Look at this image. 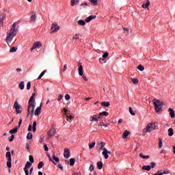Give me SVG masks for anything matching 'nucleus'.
<instances>
[{
    "label": "nucleus",
    "instance_id": "nucleus-1",
    "mask_svg": "<svg viewBox=\"0 0 175 175\" xmlns=\"http://www.w3.org/2000/svg\"><path fill=\"white\" fill-rule=\"evenodd\" d=\"M16 27H17V24H16V23H14L11 27L10 32H7V37L5 38V41L8 44L12 43L13 39H14V37L16 36V35H17V31H18V29H17Z\"/></svg>",
    "mask_w": 175,
    "mask_h": 175
},
{
    "label": "nucleus",
    "instance_id": "nucleus-2",
    "mask_svg": "<svg viewBox=\"0 0 175 175\" xmlns=\"http://www.w3.org/2000/svg\"><path fill=\"white\" fill-rule=\"evenodd\" d=\"M152 102L153 105H154L156 113H159V111H161V110H162V108L163 107V103L157 98H154L152 100Z\"/></svg>",
    "mask_w": 175,
    "mask_h": 175
},
{
    "label": "nucleus",
    "instance_id": "nucleus-3",
    "mask_svg": "<svg viewBox=\"0 0 175 175\" xmlns=\"http://www.w3.org/2000/svg\"><path fill=\"white\" fill-rule=\"evenodd\" d=\"M99 144L100 146H101V147L100 148V150L103 151L102 154L103 155L105 159H108L109 154H111V152L107 150V149L105 148V146H106V144H105V142H101Z\"/></svg>",
    "mask_w": 175,
    "mask_h": 175
},
{
    "label": "nucleus",
    "instance_id": "nucleus-4",
    "mask_svg": "<svg viewBox=\"0 0 175 175\" xmlns=\"http://www.w3.org/2000/svg\"><path fill=\"white\" fill-rule=\"evenodd\" d=\"M6 158H8L7 161V166L8 167L10 168L12 167V154L10 152H7L5 154Z\"/></svg>",
    "mask_w": 175,
    "mask_h": 175
},
{
    "label": "nucleus",
    "instance_id": "nucleus-5",
    "mask_svg": "<svg viewBox=\"0 0 175 175\" xmlns=\"http://www.w3.org/2000/svg\"><path fill=\"white\" fill-rule=\"evenodd\" d=\"M47 135H48V137H46L47 140H50V139H51V137H53V136L55 135V129H54L53 126H52V127L51 128V131L47 132Z\"/></svg>",
    "mask_w": 175,
    "mask_h": 175
},
{
    "label": "nucleus",
    "instance_id": "nucleus-6",
    "mask_svg": "<svg viewBox=\"0 0 175 175\" xmlns=\"http://www.w3.org/2000/svg\"><path fill=\"white\" fill-rule=\"evenodd\" d=\"M51 30L52 31V33H54V32H58V31H59V25L53 23Z\"/></svg>",
    "mask_w": 175,
    "mask_h": 175
},
{
    "label": "nucleus",
    "instance_id": "nucleus-7",
    "mask_svg": "<svg viewBox=\"0 0 175 175\" xmlns=\"http://www.w3.org/2000/svg\"><path fill=\"white\" fill-rule=\"evenodd\" d=\"M100 115H94L90 117V121L94 122V121H99V118H100Z\"/></svg>",
    "mask_w": 175,
    "mask_h": 175
},
{
    "label": "nucleus",
    "instance_id": "nucleus-8",
    "mask_svg": "<svg viewBox=\"0 0 175 175\" xmlns=\"http://www.w3.org/2000/svg\"><path fill=\"white\" fill-rule=\"evenodd\" d=\"M42 47V44L40 42H36L33 44V46L31 47V50H35V49H40Z\"/></svg>",
    "mask_w": 175,
    "mask_h": 175
},
{
    "label": "nucleus",
    "instance_id": "nucleus-9",
    "mask_svg": "<svg viewBox=\"0 0 175 175\" xmlns=\"http://www.w3.org/2000/svg\"><path fill=\"white\" fill-rule=\"evenodd\" d=\"M33 111H35V105L34 104H29L28 106V113H31L33 114Z\"/></svg>",
    "mask_w": 175,
    "mask_h": 175
},
{
    "label": "nucleus",
    "instance_id": "nucleus-10",
    "mask_svg": "<svg viewBox=\"0 0 175 175\" xmlns=\"http://www.w3.org/2000/svg\"><path fill=\"white\" fill-rule=\"evenodd\" d=\"M64 157L66 159H68V158H70V151L69 150V149L68 148L64 149Z\"/></svg>",
    "mask_w": 175,
    "mask_h": 175
},
{
    "label": "nucleus",
    "instance_id": "nucleus-11",
    "mask_svg": "<svg viewBox=\"0 0 175 175\" xmlns=\"http://www.w3.org/2000/svg\"><path fill=\"white\" fill-rule=\"evenodd\" d=\"M150 132H152L151 124H148L146 128L144 129V133H148Z\"/></svg>",
    "mask_w": 175,
    "mask_h": 175
},
{
    "label": "nucleus",
    "instance_id": "nucleus-12",
    "mask_svg": "<svg viewBox=\"0 0 175 175\" xmlns=\"http://www.w3.org/2000/svg\"><path fill=\"white\" fill-rule=\"evenodd\" d=\"M95 18H96V16L91 15V16L87 17L85 19V23H90V21H91L92 20H95Z\"/></svg>",
    "mask_w": 175,
    "mask_h": 175
},
{
    "label": "nucleus",
    "instance_id": "nucleus-13",
    "mask_svg": "<svg viewBox=\"0 0 175 175\" xmlns=\"http://www.w3.org/2000/svg\"><path fill=\"white\" fill-rule=\"evenodd\" d=\"M35 93H33L29 100V105H34L33 102H35Z\"/></svg>",
    "mask_w": 175,
    "mask_h": 175
},
{
    "label": "nucleus",
    "instance_id": "nucleus-14",
    "mask_svg": "<svg viewBox=\"0 0 175 175\" xmlns=\"http://www.w3.org/2000/svg\"><path fill=\"white\" fill-rule=\"evenodd\" d=\"M79 76H83L84 75V71L83 70V65L80 64L78 68Z\"/></svg>",
    "mask_w": 175,
    "mask_h": 175
},
{
    "label": "nucleus",
    "instance_id": "nucleus-15",
    "mask_svg": "<svg viewBox=\"0 0 175 175\" xmlns=\"http://www.w3.org/2000/svg\"><path fill=\"white\" fill-rule=\"evenodd\" d=\"M168 111H170V116L171 118H175L174 110L172 108H170L168 109Z\"/></svg>",
    "mask_w": 175,
    "mask_h": 175
},
{
    "label": "nucleus",
    "instance_id": "nucleus-16",
    "mask_svg": "<svg viewBox=\"0 0 175 175\" xmlns=\"http://www.w3.org/2000/svg\"><path fill=\"white\" fill-rule=\"evenodd\" d=\"M31 20L33 23H35V21H36V12H33L31 13Z\"/></svg>",
    "mask_w": 175,
    "mask_h": 175
},
{
    "label": "nucleus",
    "instance_id": "nucleus-17",
    "mask_svg": "<svg viewBox=\"0 0 175 175\" xmlns=\"http://www.w3.org/2000/svg\"><path fill=\"white\" fill-rule=\"evenodd\" d=\"M168 136L172 137L173 135H174V131L173 130V128H170L167 131Z\"/></svg>",
    "mask_w": 175,
    "mask_h": 175
},
{
    "label": "nucleus",
    "instance_id": "nucleus-18",
    "mask_svg": "<svg viewBox=\"0 0 175 175\" xmlns=\"http://www.w3.org/2000/svg\"><path fill=\"white\" fill-rule=\"evenodd\" d=\"M40 110H42V105L40 107H38L35 110V112H34L35 116H38L39 113H40Z\"/></svg>",
    "mask_w": 175,
    "mask_h": 175
},
{
    "label": "nucleus",
    "instance_id": "nucleus-19",
    "mask_svg": "<svg viewBox=\"0 0 175 175\" xmlns=\"http://www.w3.org/2000/svg\"><path fill=\"white\" fill-rule=\"evenodd\" d=\"M101 106H104V107H109V106H110V103L108 101L102 102Z\"/></svg>",
    "mask_w": 175,
    "mask_h": 175
},
{
    "label": "nucleus",
    "instance_id": "nucleus-20",
    "mask_svg": "<svg viewBox=\"0 0 175 175\" xmlns=\"http://www.w3.org/2000/svg\"><path fill=\"white\" fill-rule=\"evenodd\" d=\"M148 6H150V0H147L146 3L142 4V8H144V9H148Z\"/></svg>",
    "mask_w": 175,
    "mask_h": 175
},
{
    "label": "nucleus",
    "instance_id": "nucleus-21",
    "mask_svg": "<svg viewBox=\"0 0 175 175\" xmlns=\"http://www.w3.org/2000/svg\"><path fill=\"white\" fill-rule=\"evenodd\" d=\"M18 87H19L20 90H24V88H25V83L24 81H21L19 83Z\"/></svg>",
    "mask_w": 175,
    "mask_h": 175
},
{
    "label": "nucleus",
    "instance_id": "nucleus-22",
    "mask_svg": "<svg viewBox=\"0 0 175 175\" xmlns=\"http://www.w3.org/2000/svg\"><path fill=\"white\" fill-rule=\"evenodd\" d=\"M142 170H147L148 172H150V170H151V165H144L142 167Z\"/></svg>",
    "mask_w": 175,
    "mask_h": 175
},
{
    "label": "nucleus",
    "instance_id": "nucleus-23",
    "mask_svg": "<svg viewBox=\"0 0 175 175\" xmlns=\"http://www.w3.org/2000/svg\"><path fill=\"white\" fill-rule=\"evenodd\" d=\"M14 109H21V105L18 104V102L17 100L15 101L14 104Z\"/></svg>",
    "mask_w": 175,
    "mask_h": 175
},
{
    "label": "nucleus",
    "instance_id": "nucleus-24",
    "mask_svg": "<svg viewBox=\"0 0 175 175\" xmlns=\"http://www.w3.org/2000/svg\"><path fill=\"white\" fill-rule=\"evenodd\" d=\"M18 131V127H15L14 129L10 131V133H11V135H14V133H17Z\"/></svg>",
    "mask_w": 175,
    "mask_h": 175
},
{
    "label": "nucleus",
    "instance_id": "nucleus-25",
    "mask_svg": "<svg viewBox=\"0 0 175 175\" xmlns=\"http://www.w3.org/2000/svg\"><path fill=\"white\" fill-rule=\"evenodd\" d=\"M6 18V16L5 14H0V24H3V20Z\"/></svg>",
    "mask_w": 175,
    "mask_h": 175
},
{
    "label": "nucleus",
    "instance_id": "nucleus-26",
    "mask_svg": "<svg viewBox=\"0 0 175 175\" xmlns=\"http://www.w3.org/2000/svg\"><path fill=\"white\" fill-rule=\"evenodd\" d=\"M75 162H76V159H75V158L70 159L69 163H70V166H75Z\"/></svg>",
    "mask_w": 175,
    "mask_h": 175
},
{
    "label": "nucleus",
    "instance_id": "nucleus-27",
    "mask_svg": "<svg viewBox=\"0 0 175 175\" xmlns=\"http://www.w3.org/2000/svg\"><path fill=\"white\" fill-rule=\"evenodd\" d=\"M52 160L53 161V163H55V162H57V163H58V162H59V158L55 157V155H53L52 157Z\"/></svg>",
    "mask_w": 175,
    "mask_h": 175
},
{
    "label": "nucleus",
    "instance_id": "nucleus-28",
    "mask_svg": "<svg viewBox=\"0 0 175 175\" xmlns=\"http://www.w3.org/2000/svg\"><path fill=\"white\" fill-rule=\"evenodd\" d=\"M129 133H130L129 131H128V130H126L123 133V136H122L123 139H126L129 135Z\"/></svg>",
    "mask_w": 175,
    "mask_h": 175
},
{
    "label": "nucleus",
    "instance_id": "nucleus-29",
    "mask_svg": "<svg viewBox=\"0 0 175 175\" xmlns=\"http://www.w3.org/2000/svg\"><path fill=\"white\" fill-rule=\"evenodd\" d=\"M149 125H151L150 129L152 131H155V129L157 128V125L155 124V123H149Z\"/></svg>",
    "mask_w": 175,
    "mask_h": 175
},
{
    "label": "nucleus",
    "instance_id": "nucleus-30",
    "mask_svg": "<svg viewBox=\"0 0 175 175\" xmlns=\"http://www.w3.org/2000/svg\"><path fill=\"white\" fill-rule=\"evenodd\" d=\"M139 157H140V158H143V159H148L150 158L149 155L146 156V155L143 154V153H140Z\"/></svg>",
    "mask_w": 175,
    "mask_h": 175
},
{
    "label": "nucleus",
    "instance_id": "nucleus-31",
    "mask_svg": "<svg viewBox=\"0 0 175 175\" xmlns=\"http://www.w3.org/2000/svg\"><path fill=\"white\" fill-rule=\"evenodd\" d=\"M78 25H81L82 27L85 25V21L84 20H79L78 21Z\"/></svg>",
    "mask_w": 175,
    "mask_h": 175
},
{
    "label": "nucleus",
    "instance_id": "nucleus-32",
    "mask_svg": "<svg viewBox=\"0 0 175 175\" xmlns=\"http://www.w3.org/2000/svg\"><path fill=\"white\" fill-rule=\"evenodd\" d=\"M31 166H32V163L27 161L26 163V165H25V168L29 169V167H31Z\"/></svg>",
    "mask_w": 175,
    "mask_h": 175
},
{
    "label": "nucleus",
    "instance_id": "nucleus-33",
    "mask_svg": "<svg viewBox=\"0 0 175 175\" xmlns=\"http://www.w3.org/2000/svg\"><path fill=\"white\" fill-rule=\"evenodd\" d=\"M80 0H71V6H75L77 3H79Z\"/></svg>",
    "mask_w": 175,
    "mask_h": 175
},
{
    "label": "nucleus",
    "instance_id": "nucleus-34",
    "mask_svg": "<svg viewBox=\"0 0 175 175\" xmlns=\"http://www.w3.org/2000/svg\"><path fill=\"white\" fill-rule=\"evenodd\" d=\"M97 166H98L99 170H101L102 167H103V163H102V161L98 162Z\"/></svg>",
    "mask_w": 175,
    "mask_h": 175
},
{
    "label": "nucleus",
    "instance_id": "nucleus-35",
    "mask_svg": "<svg viewBox=\"0 0 175 175\" xmlns=\"http://www.w3.org/2000/svg\"><path fill=\"white\" fill-rule=\"evenodd\" d=\"M163 146V142L162 141V139L159 138V148H162Z\"/></svg>",
    "mask_w": 175,
    "mask_h": 175
},
{
    "label": "nucleus",
    "instance_id": "nucleus-36",
    "mask_svg": "<svg viewBox=\"0 0 175 175\" xmlns=\"http://www.w3.org/2000/svg\"><path fill=\"white\" fill-rule=\"evenodd\" d=\"M99 116H100V117L101 116H105V117H107V116H109V112H107V111H104L100 113H99Z\"/></svg>",
    "mask_w": 175,
    "mask_h": 175
},
{
    "label": "nucleus",
    "instance_id": "nucleus-37",
    "mask_svg": "<svg viewBox=\"0 0 175 175\" xmlns=\"http://www.w3.org/2000/svg\"><path fill=\"white\" fill-rule=\"evenodd\" d=\"M32 137H33V135H32V133L29 132L27 135V140H31V139H32Z\"/></svg>",
    "mask_w": 175,
    "mask_h": 175
},
{
    "label": "nucleus",
    "instance_id": "nucleus-38",
    "mask_svg": "<svg viewBox=\"0 0 175 175\" xmlns=\"http://www.w3.org/2000/svg\"><path fill=\"white\" fill-rule=\"evenodd\" d=\"M129 113L131 114V116H136V113L133 111V109H132V107H130L129 108Z\"/></svg>",
    "mask_w": 175,
    "mask_h": 175
},
{
    "label": "nucleus",
    "instance_id": "nucleus-39",
    "mask_svg": "<svg viewBox=\"0 0 175 175\" xmlns=\"http://www.w3.org/2000/svg\"><path fill=\"white\" fill-rule=\"evenodd\" d=\"M29 161L30 163H33L35 162V160L33 159V157L32 155L29 156Z\"/></svg>",
    "mask_w": 175,
    "mask_h": 175
},
{
    "label": "nucleus",
    "instance_id": "nucleus-40",
    "mask_svg": "<svg viewBox=\"0 0 175 175\" xmlns=\"http://www.w3.org/2000/svg\"><path fill=\"white\" fill-rule=\"evenodd\" d=\"M44 166V163H43V161H40L39 163H38V169H42V167H43Z\"/></svg>",
    "mask_w": 175,
    "mask_h": 175
},
{
    "label": "nucleus",
    "instance_id": "nucleus-41",
    "mask_svg": "<svg viewBox=\"0 0 175 175\" xmlns=\"http://www.w3.org/2000/svg\"><path fill=\"white\" fill-rule=\"evenodd\" d=\"M44 142V136L43 135H42L40 137V143L41 144H43Z\"/></svg>",
    "mask_w": 175,
    "mask_h": 175
},
{
    "label": "nucleus",
    "instance_id": "nucleus-42",
    "mask_svg": "<svg viewBox=\"0 0 175 175\" xmlns=\"http://www.w3.org/2000/svg\"><path fill=\"white\" fill-rule=\"evenodd\" d=\"M17 46H14L10 49V53H16L17 51Z\"/></svg>",
    "mask_w": 175,
    "mask_h": 175
},
{
    "label": "nucleus",
    "instance_id": "nucleus-43",
    "mask_svg": "<svg viewBox=\"0 0 175 175\" xmlns=\"http://www.w3.org/2000/svg\"><path fill=\"white\" fill-rule=\"evenodd\" d=\"M46 73V70H44L40 75L39 77L37 78L38 80H40V79H42V77H43V76H44V74Z\"/></svg>",
    "mask_w": 175,
    "mask_h": 175
},
{
    "label": "nucleus",
    "instance_id": "nucleus-44",
    "mask_svg": "<svg viewBox=\"0 0 175 175\" xmlns=\"http://www.w3.org/2000/svg\"><path fill=\"white\" fill-rule=\"evenodd\" d=\"M138 70H140V72H143L144 70V66H142V64L139 65L137 67Z\"/></svg>",
    "mask_w": 175,
    "mask_h": 175
},
{
    "label": "nucleus",
    "instance_id": "nucleus-45",
    "mask_svg": "<svg viewBox=\"0 0 175 175\" xmlns=\"http://www.w3.org/2000/svg\"><path fill=\"white\" fill-rule=\"evenodd\" d=\"M131 81L133 83V84H137L139 83V79L136 78L131 79Z\"/></svg>",
    "mask_w": 175,
    "mask_h": 175
},
{
    "label": "nucleus",
    "instance_id": "nucleus-46",
    "mask_svg": "<svg viewBox=\"0 0 175 175\" xmlns=\"http://www.w3.org/2000/svg\"><path fill=\"white\" fill-rule=\"evenodd\" d=\"M90 2H91V3H92L94 5H98V0H90Z\"/></svg>",
    "mask_w": 175,
    "mask_h": 175
},
{
    "label": "nucleus",
    "instance_id": "nucleus-47",
    "mask_svg": "<svg viewBox=\"0 0 175 175\" xmlns=\"http://www.w3.org/2000/svg\"><path fill=\"white\" fill-rule=\"evenodd\" d=\"M64 113L66 114V116L69 117V111L66 108H64Z\"/></svg>",
    "mask_w": 175,
    "mask_h": 175
},
{
    "label": "nucleus",
    "instance_id": "nucleus-48",
    "mask_svg": "<svg viewBox=\"0 0 175 175\" xmlns=\"http://www.w3.org/2000/svg\"><path fill=\"white\" fill-rule=\"evenodd\" d=\"M80 38V34L77 33L72 37V40H75V39H79Z\"/></svg>",
    "mask_w": 175,
    "mask_h": 175
},
{
    "label": "nucleus",
    "instance_id": "nucleus-49",
    "mask_svg": "<svg viewBox=\"0 0 175 175\" xmlns=\"http://www.w3.org/2000/svg\"><path fill=\"white\" fill-rule=\"evenodd\" d=\"M73 118H75V116H72V115H68V117H67V121H68L69 122H70V120H73Z\"/></svg>",
    "mask_w": 175,
    "mask_h": 175
},
{
    "label": "nucleus",
    "instance_id": "nucleus-50",
    "mask_svg": "<svg viewBox=\"0 0 175 175\" xmlns=\"http://www.w3.org/2000/svg\"><path fill=\"white\" fill-rule=\"evenodd\" d=\"M23 170H24V172H25V175H29V171H28V168H25V167H24Z\"/></svg>",
    "mask_w": 175,
    "mask_h": 175
},
{
    "label": "nucleus",
    "instance_id": "nucleus-51",
    "mask_svg": "<svg viewBox=\"0 0 175 175\" xmlns=\"http://www.w3.org/2000/svg\"><path fill=\"white\" fill-rule=\"evenodd\" d=\"M95 144H96V142H93L90 145H89V148H94V147H95Z\"/></svg>",
    "mask_w": 175,
    "mask_h": 175
},
{
    "label": "nucleus",
    "instance_id": "nucleus-52",
    "mask_svg": "<svg viewBox=\"0 0 175 175\" xmlns=\"http://www.w3.org/2000/svg\"><path fill=\"white\" fill-rule=\"evenodd\" d=\"M100 126H104L105 128H107L109 126L108 124H105L103 122H100Z\"/></svg>",
    "mask_w": 175,
    "mask_h": 175
},
{
    "label": "nucleus",
    "instance_id": "nucleus-53",
    "mask_svg": "<svg viewBox=\"0 0 175 175\" xmlns=\"http://www.w3.org/2000/svg\"><path fill=\"white\" fill-rule=\"evenodd\" d=\"M90 172H92L94 170H95V167H94V165L91 164L90 166Z\"/></svg>",
    "mask_w": 175,
    "mask_h": 175
},
{
    "label": "nucleus",
    "instance_id": "nucleus-54",
    "mask_svg": "<svg viewBox=\"0 0 175 175\" xmlns=\"http://www.w3.org/2000/svg\"><path fill=\"white\" fill-rule=\"evenodd\" d=\"M107 57H109V53L105 52V53L103 55V58H107Z\"/></svg>",
    "mask_w": 175,
    "mask_h": 175
},
{
    "label": "nucleus",
    "instance_id": "nucleus-55",
    "mask_svg": "<svg viewBox=\"0 0 175 175\" xmlns=\"http://www.w3.org/2000/svg\"><path fill=\"white\" fill-rule=\"evenodd\" d=\"M156 165L157 164L155 163V162L150 163V168L152 167V169H154V167H155Z\"/></svg>",
    "mask_w": 175,
    "mask_h": 175
},
{
    "label": "nucleus",
    "instance_id": "nucleus-56",
    "mask_svg": "<svg viewBox=\"0 0 175 175\" xmlns=\"http://www.w3.org/2000/svg\"><path fill=\"white\" fill-rule=\"evenodd\" d=\"M65 99H66V100H69V99H70V96L69 94H66L65 95Z\"/></svg>",
    "mask_w": 175,
    "mask_h": 175
},
{
    "label": "nucleus",
    "instance_id": "nucleus-57",
    "mask_svg": "<svg viewBox=\"0 0 175 175\" xmlns=\"http://www.w3.org/2000/svg\"><path fill=\"white\" fill-rule=\"evenodd\" d=\"M27 90H31V82H28L27 83Z\"/></svg>",
    "mask_w": 175,
    "mask_h": 175
},
{
    "label": "nucleus",
    "instance_id": "nucleus-58",
    "mask_svg": "<svg viewBox=\"0 0 175 175\" xmlns=\"http://www.w3.org/2000/svg\"><path fill=\"white\" fill-rule=\"evenodd\" d=\"M22 123H23V120L20 119L18 124V128H20L21 126Z\"/></svg>",
    "mask_w": 175,
    "mask_h": 175
},
{
    "label": "nucleus",
    "instance_id": "nucleus-59",
    "mask_svg": "<svg viewBox=\"0 0 175 175\" xmlns=\"http://www.w3.org/2000/svg\"><path fill=\"white\" fill-rule=\"evenodd\" d=\"M124 32H125V33H126L127 35H129V29H128V28H124Z\"/></svg>",
    "mask_w": 175,
    "mask_h": 175
},
{
    "label": "nucleus",
    "instance_id": "nucleus-60",
    "mask_svg": "<svg viewBox=\"0 0 175 175\" xmlns=\"http://www.w3.org/2000/svg\"><path fill=\"white\" fill-rule=\"evenodd\" d=\"M16 114H20L23 112V111L20 110V109H16Z\"/></svg>",
    "mask_w": 175,
    "mask_h": 175
},
{
    "label": "nucleus",
    "instance_id": "nucleus-61",
    "mask_svg": "<svg viewBox=\"0 0 175 175\" xmlns=\"http://www.w3.org/2000/svg\"><path fill=\"white\" fill-rule=\"evenodd\" d=\"M44 151H49V147L47 144L44 145Z\"/></svg>",
    "mask_w": 175,
    "mask_h": 175
},
{
    "label": "nucleus",
    "instance_id": "nucleus-62",
    "mask_svg": "<svg viewBox=\"0 0 175 175\" xmlns=\"http://www.w3.org/2000/svg\"><path fill=\"white\" fill-rule=\"evenodd\" d=\"M67 68H68V65L64 64V68H63V72H65V71L66 70Z\"/></svg>",
    "mask_w": 175,
    "mask_h": 175
},
{
    "label": "nucleus",
    "instance_id": "nucleus-63",
    "mask_svg": "<svg viewBox=\"0 0 175 175\" xmlns=\"http://www.w3.org/2000/svg\"><path fill=\"white\" fill-rule=\"evenodd\" d=\"M14 140V135H11V138L10 139V142H13Z\"/></svg>",
    "mask_w": 175,
    "mask_h": 175
},
{
    "label": "nucleus",
    "instance_id": "nucleus-64",
    "mask_svg": "<svg viewBox=\"0 0 175 175\" xmlns=\"http://www.w3.org/2000/svg\"><path fill=\"white\" fill-rule=\"evenodd\" d=\"M62 98H64V95L59 94V95L58 100H62Z\"/></svg>",
    "mask_w": 175,
    "mask_h": 175
}]
</instances>
